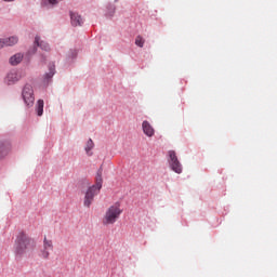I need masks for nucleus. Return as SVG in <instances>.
Returning <instances> with one entry per match:
<instances>
[{
    "mask_svg": "<svg viewBox=\"0 0 277 277\" xmlns=\"http://www.w3.org/2000/svg\"><path fill=\"white\" fill-rule=\"evenodd\" d=\"M34 248H36V241L25 232H21L15 240V253L22 256V254L31 252Z\"/></svg>",
    "mask_w": 277,
    "mask_h": 277,
    "instance_id": "nucleus-1",
    "label": "nucleus"
},
{
    "mask_svg": "<svg viewBox=\"0 0 277 277\" xmlns=\"http://www.w3.org/2000/svg\"><path fill=\"white\" fill-rule=\"evenodd\" d=\"M102 187H103V171H98L96 175L95 185L89 187V189L85 193L84 202H83L84 207L90 209L94 200V197L98 194V192H101Z\"/></svg>",
    "mask_w": 277,
    "mask_h": 277,
    "instance_id": "nucleus-2",
    "label": "nucleus"
},
{
    "mask_svg": "<svg viewBox=\"0 0 277 277\" xmlns=\"http://www.w3.org/2000/svg\"><path fill=\"white\" fill-rule=\"evenodd\" d=\"M120 215H122V209H120V203H115L106 210L102 219V224L104 226H111L113 224H116V222H118Z\"/></svg>",
    "mask_w": 277,
    "mask_h": 277,
    "instance_id": "nucleus-3",
    "label": "nucleus"
},
{
    "mask_svg": "<svg viewBox=\"0 0 277 277\" xmlns=\"http://www.w3.org/2000/svg\"><path fill=\"white\" fill-rule=\"evenodd\" d=\"M22 96L27 107H34L36 97L34 96V87H31V84H25L22 91Z\"/></svg>",
    "mask_w": 277,
    "mask_h": 277,
    "instance_id": "nucleus-4",
    "label": "nucleus"
},
{
    "mask_svg": "<svg viewBox=\"0 0 277 277\" xmlns=\"http://www.w3.org/2000/svg\"><path fill=\"white\" fill-rule=\"evenodd\" d=\"M169 166L173 172L176 174H181L183 172V164L179 161V157H176V151L169 150Z\"/></svg>",
    "mask_w": 277,
    "mask_h": 277,
    "instance_id": "nucleus-5",
    "label": "nucleus"
},
{
    "mask_svg": "<svg viewBox=\"0 0 277 277\" xmlns=\"http://www.w3.org/2000/svg\"><path fill=\"white\" fill-rule=\"evenodd\" d=\"M142 129H143V133L145 134V135H147V137H153V135H155V128H153L151 126H150V122H148V121H143V123H142Z\"/></svg>",
    "mask_w": 277,
    "mask_h": 277,
    "instance_id": "nucleus-6",
    "label": "nucleus"
},
{
    "mask_svg": "<svg viewBox=\"0 0 277 277\" xmlns=\"http://www.w3.org/2000/svg\"><path fill=\"white\" fill-rule=\"evenodd\" d=\"M70 18H71V25L74 27H79L83 25V18L81 15H78L77 13H70Z\"/></svg>",
    "mask_w": 277,
    "mask_h": 277,
    "instance_id": "nucleus-7",
    "label": "nucleus"
},
{
    "mask_svg": "<svg viewBox=\"0 0 277 277\" xmlns=\"http://www.w3.org/2000/svg\"><path fill=\"white\" fill-rule=\"evenodd\" d=\"M24 55L22 53L14 54L10 57L11 66H18L23 62Z\"/></svg>",
    "mask_w": 277,
    "mask_h": 277,
    "instance_id": "nucleus-8",
    "label": "nucleus"
},
{
    "mask_svg": "<svg viewBox=\"0 0 277 277\" xmlns=\"http://www.w3.org/2000/svg\"><path fill=\"white\" fill-rule=\"evenodd\" d=\"M2 42H3L4 47H14V44L18 43V37L12 36L9 38H4V39H2Z\"/></svg>",
    "mask_w": 277,
    "mask_h": 277,
    "instance_id": "nucleus-9",
    "label": "nucleus"
},
{
    "mask_svg": "<svg viewBox=\"0 0 277 277\" xmlns=\"http://www.w3.org/2000/svg\"><path fill=\"white\" fill-rule=\"evenodd\" d=\"M35 44L37 47H40V49H42V51H51V47H49V43H47L43 40H40V37H38V36L35 38Z\"/></svg>",
    "mask_w": 277,
    "mask_h": 277,
    "instance_id": "nucleus-10",
    "label": "nucleus"
},
{
    "mask_svg": "<svg viewBox=\"0 0 277 277\" xmlns=\"http://www.w3.org/2000/svg\"><path fill=\"white\" fill-rule=\"evenodd\" d=\"M21 79V76L16 71H11L6 76L8 83H16Z\"/></svg>",
    "mask_w": 277,
    "mask_h": 277,
    "instance_id": "nucleus-11",
    "label": "nucleus"
},
{
    "mask_svg": "<svg viewBox=\"0 0 277 277\" xmlns=\"http://www.w3.org/2000/svg\"><path fill=\"white\" fill-rule=\"evenodd\" d=\"M36 111L38 116H42L44 114V101L38 100L36 105Z\"/></svg>",
    "mask_w": 277,
    "mask_h": 277,
    "instance_id": "nucleus-12",
    "label": "nucleus"
},
{
    "mask_svg": "<svg viewBox=\"0 0 277 277\" xmlns=\"http://www.w3.org/2000/svg\"><path fill=\"white\" fill-rule=\"evenodd\" d=\"M43 248L45 250H50L51 252H53V240L48 239L47 236H44L43 239Z\"/></svg>",
    "mask_w": 277,
    "mask_h": 277,
    "instance_id": "nucleus-13",
    "label": "nucleus"
},
{
    "mask_svg": "<svg viewBox=\"0 0 277 277\" xmlns=\"http://www.w3.org/2000/svg\"><path fill=\"white\" fill-rule=\"evenodd\" d=\"M8 153V144L3 141H0V158L5 157Z\"/></svg>",
    "mask_w": 277,
    "mask_h": 277,
    "instance_id": "nucleus-14",
    "label": "nucleus"
},
{
    "mask_svg": "<svg viewBox=\"0 0 277 277\" xmlns=\"http://www.w3.org/2000/svg\"><path fill=\"white\" fill-rule=\"evenodd\" d=\"M94 148V141H92V138H90L88 142H87V145H85V153L90 156H92V153H90V150H92Z\"/></svg>",
    "mask_w": 277,
    "mask_h": 277,
    "instance_id": "nucleus-15",
    "label": "nucleus"
},
{
    "mask_svg": "<svg viewBox=\"0 0 277 277\" xmlns=\"http://www.w3.org/2000/svg\"><path fill=\"white\" fill-rule=\"evenodd\" d=\"M39 256L41 259L48 260L49 256H51V250L42 248L40 253H39Z\"/></svg>",
    "mask_w": 277,
    "mask_h": 277,
    "instance_id": "nucleus-16",
    "label": "nucleus"
},
{
    "mask_svg": "<svg viewBox=\"0 0 277 277\" xmlns=\"http://www.w3.org/2000/svg\"><path fill=\"white\" fill-rule=\"evenodd\" d=\"M145 42H146V40H144V38L142 36H137L135 38V44H136V47H140L141 49L144 47Z\"/></svg>",
    "mask_w": 277,
    "mask_h": 277,
    "instance_id": "nucleus-17",
    "label": "nucleus"
},
{
    "mask_svg": "<svg viewBox=\"0 0 277 277\" xmlns=\"http://www.w3.org/2000/svg\"><path fill=\"white\" fill-rule=\"evenodd\" d=\"M53 75H55V65L50 66V71L45 74V79H53Z\"/></svg>",
    "mask_w": 277,
    "mask_h": 277,
    "instance_id": "nucleus-18",
    "label": "nucleus"
},
{
    "mask_svg": "<svg viewBox=\"0 0 277 277\" xmlns=\"http://www.w3.org/2000/svg\"><path fill=\"white\" fill-rule=\"evenodd\" d=\"M107 14L108 16H114V14H116V5L109 4L107 6Z\"/></svg>",
    "mask_w": 277,
    "mask_h": 277,
    "instance_id": "nucleus-19",
    "label": "nucleus"
},
{
    "mask_svg": "<svg viewBox=\"0 0 277 277\" xmlns=\"http://www.w3.org/2000/svg\"><path fill=\"white\" fill-rule=\"evenodd\" d=\"M60 1H62V0H48V3H50V5H57V3H60Z\"/></svg>",
    "mask_w": 277,
    "mask_h": 277,
    "instance_id": "nucleus-20",
    "label": "nucleus"
},
{
    "mask_svg": "<svg viewBox=\"0 0 277 277\" xmlns=\"http://www.w3.org/2000/svg\"><path fill=\"white\" fill-rule=\"evenodd\" d=\"M3 47H5V44H3V39H0V49H3Z\"/></svg>",
    "mask_w": 277,
    "mask_h": 277,
    "instance_id": "nucleus-21",
    "label": "nucleus"
},
{
    "mask_svg": "<svg viewBox=\"0 0 277 277\" xmlns=\"http://www.w3.org/2000/svg\"><path fill=\"white\" fill-rule=\"evenodd\" d=\"M3 1H6V2H12V1H14V0H3Z\"/></svg>",
    "mask_w": 277,
    "mask_h": 277,
    "instance_id": "nucleus-22",
    "label": "nucleus"
},
{
    "mask_svg": "<svg viewBox=\"0 0 277 277\" xmlns=\"http://www.w3.org/2000/svg\"><path fill=\"white\" fill-rule=\"evenodd\" d=\"M32 53H36V49H34Z\"/></svg>",
    "mask_w": 277,
    "mask_h": 277,
    "instance_id": "nucleus-23",
    "label": "nucleus"
}]
</instances>
